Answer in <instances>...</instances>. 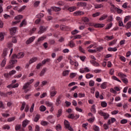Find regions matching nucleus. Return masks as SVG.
Returning a JSON list of instances; mask_svg holds the SVG:
<instances>
[{
  "mask_svg": "<svg viewBox=\"0 0 131 131\" xmlns=\"http://www.w3.org/2000/svg\"><path fill=\"white\" fill-rule=\"evenodd\" d=\"M34 81V79H32L29 80V82H27L24 84V85L23 86L22 90L24 91V93H27L28 92H29L30 91V89H28V88H29V85L30 84H32V83Z\"/></svg>",
  "mask_w": 131,
  "mask_h": 131,
  "instance_id": "nucleus-1",
  "label": "nucleus"
},
{
  "mask_svg": "<svg viewBox=\"0 0 131 131\" xmlns=\"http://www.w3.org/2000/svg\"><path fill=\"white\" fill-rule=\"evenodd\" d=\"M113 38V36H106L104 37V39H106L107 41L111 40Z\"/></svg>",
  "mask_w": 131,
  "mask_h": 131,
  "instance_id": "nucleus-46",
  "label": "nucleus"
},
{
  "mask_svg": "<svg viewBox=\"0 0 131 131\" xmlns=\"http://www.w3.org/2000/svg\"><path fill=\"white\" fill-rule=\"evenodd\" d=\"M110 6H111V12H114V10H115V8H117V7H115V6H114V5L112 4V3H110Z\"/></svg>",
  "mask_w": 131,
  "mask_h": 131,
  "instance_id": "nucleus-28",
  "label": "nucleus"
},
{
  "mask_svg": "<svg viewBox=\"0 0 131 131\" xmlns=\"http://www.w3.org/2000/svg\"><path fill=\"white\" fill-rule=\"evenodd\" d=\"M7 54H8V49H5L2 54V57L6 58Z\"/></svg>",
  "mask_w": 131,
  "mask_h": 131,
  "instance_id": "nucleus-16",
  "label": "nucleus"
},
{
  "mask_svg": "<svg viewBox=\"0 0 131 131\" xmlns=\"http://www.w3.org/2000/svg\"><path fill=\"white\" fill-rule=\"evenodd\" d=\"M39 29H40V31L38 32L39 34H41V33H42L43 32H45V31L47 30V28H46V27L42 26L40 27Z\"/></svg>",
  "mask_w": 131,
  "mask_h": 131,
  "instance_id": "nucleus-8",
  "label": "nucleus"
},
{
  "mask_svg": "<svg viewBox=\"0 0 131 131\" xmlns=\"http://www.w3.org/2000/svg\"><path fill=\"white\" fill-rule=\"evenodd\" d=\"M63 97V95H60L56 99V106H59L60 104H61V99Z\"/></svg>",
  "mask_w": 131,
  "mask_h": 131,
  "instance_id": "nucleus-4",
  "label": "nucleus"
},
{
  "mask_svg": "<svg viewBox=\"0 0 131 131\" xmlns=\"http://www.w3.org/2000/svg\"><path fill=\"white\" fill-rule=\"evenodd\" d=\"M47 38V37L46 36H42L39 38H38L37 40L38 42H41V41H42L43 40H45Z\"/></svg>",
  "mask_w": 131,
  "mask_h": 131,
  "instance_id": "nucleus-23",
  "label": "nucleus"
},
{
  "mask_svg": "<svg viewBox=\"0 0 131 131\" xmlns=\"http://www.w3.org/2000/svg\"><path fill=\"white\" fill-rule=\"evenodd\" d=\"M76 75H77V74L76 73H71L70 74V77L71 78H74V77H75V76H76Z\"/></svg>",
  "mask_w": 131,
  "mask_h": 131,
  "instance_id": "nucleus-50",
  "label": "nucleus"
},
{
  "mask_svg": "<svg viewBox=\"0 0 131 131\" xmlns=\"http://www.w3.org/2000/svg\"><path fill=\"white\" fill-rule=\"evenodd\" d=\"M68 46L71 48H74L75 47V44L74 42L72 40L70 41L69 42L68 44Z\"/></svg>",
  "mask_w": 131,
  "mask_h": 131,
  "instance_id": "nucleus-17",
  "label": "nucleus"
},
{
  "mask_svg": "<svg viewBox=\"0 0 131 131\" xmlns=\"http://www.w3.org/2000/svg\"><path fill=\"white\" fill-rule=\"evenodd\" d=\"M51 9H53V11H54V12H60V11L62 10L61 8L57 7H51Z\"/></svg>",
  "mask_w": 131,
  "mask_h": 131,
  "instance_id": "nucleus-19",
  "label": "nucleus"
},
{
  "mask_svg": "<svg viewBox=\"0 0 131 131\" xmlns=\"http://www.w3.org/2000/svg\"><path fill=\"white\" fill-rule=\"evenodd\" d=\"M56 128L57 130H62V126L60 124H58L56 125Z\"/></svg>",
  "mask_w": 131,
  "mask_h": 131,
  "instance_id": "nucleus-41",
  "label": "nucleus"
},
{
  "mask_svg": "<svg viewBox=\"0 0 131 131\" xmlns=\"http://www.w3.org/2000/svg\"><path fill=\"white\" fill-rule=\"evenodd\" d=\"M104 6L102 4H97L95 6V9H101L103 8Z\"/></svg>",
  "mask_w": 131,
  "mask_h": 131,
  "instance_id": "nucleus-33",
  "label": "nucleus"
},
{
  "mask_svg": "<svg viewBox=\"0 0 131 131\" xmlns=\"http://www.w3.org/2000/svg\"><path fill=\"white\" fill-rule=\"evenodd\" d=\"M84 12L81 11H76L74 13V16H83Z\"/></svg>",
  "mask_w": 131,
  "mask_h": 131,
  "instance_id": "nucleus-6",
  "label": "nucleus"
},
{
  "mask_svg": "<svg viewBox=\"0 0 131 131\" xmlns=\"http://www.w3.org/2000/svg\"><path fill=\"white\" fill-rule=\"evenodd\" d=\"M115 11H116L118 14H121V13H122V10L119 9L118 8H115Z\"/></svg>",
  "mask_w": 131,
  "mask_h": 131,
  "instance_id": "nucleus-42",
  "label": "nucleus"
},
{
  "mask_svg": "<svg viewBox=\"0 0 131 131\" xmlns=\"http://www.w3.org/2000/svg\"><path fill=\"white\" fill-rule=\"evenodd\" d=\"M43 16H45V15L42 13H39L36 15V17L37 18H42L43 17Z\"/></svg>",
  "mask_w": 131,
  "mask_h": 131,
  "instance_id": "nucleus-63",
  "label": "nucleus"
},
{
  "mask_svg": "<svg viewBox=\"0 0 131 131\" xmlns=\"http://www.w3.org/2000/svg\"><path fill=\"white\" fill-rule=\"evenodd\" d=\"M56 94H57V91H52L50 93L51 97H55V96H56Z\"/></svg>",
  "mask_w": 131,
  "mask_h": 131,
  "instance_id": "nucleus-52",
  "label": "nucleus"
},
{
  "mask_svg": "<svg viewBox=\"0 0 131 131\" xmlns=\"http://www.w3.org/2000/svg\"><path fill=\"white\" fill-rule=\"evenodd\" d=\"M98 114L99 115H101V116H103L104 119H108L109 118V114H107L106 113L103 112L102 111H98Z\"/></svg>",
  "mask_w": 131,
  "mask_h": 131,
  "instance_id": "nucleus-2",
  "label": "nucleus"
},
{
  "mask_svg": "<svg viewBox=\"0 0 131 131\" xmlns=\"http://www.w3.org/2000/svg\"><path fill=\"white\" fill-rule=\"evenodd\" d=\"M39 4H40V1H36L34 3V7L35 8H37V7H38V6H39Z\"/></svg>",
  "mask_w": 131,
  "mask_h": 131,
  "instance_id": "nucleus-43",
  "label": "nucleus"
},
{
  "mask_svg": "<svg viewBox=\"0 0 131 131\" xmlns=\"http://www.w3.org/2000/svg\"><path fill=\"white\" fill-rule=\"evenodd\" d=\"M85 77L86 78H87V79H89L90 78H92V77H94V75H93V74L89 73L85 75Z\"/></svg>",
  "mask_w": 131,
  "mask_h": 131,
  "instance_id": "nucleus-36",
  "label": "nucleus"
},
{
  "mask_svg": "<svg viewBox=\"0 0 131 131\" xmlns=\"http://www.w3.org/2000/svg\"><path fill=\"white\" fill-rule=\"evenodd\" d=\"M27 25V21L26 19H24L19 25V27H23V26H26Z\"/></svg>",
  "mask_w": 131,
  "mask_h": 131,
  "instance_id": "nucleus-13",
  "label": "nucleus"
},
{
  "mask_svg": "<svg viewBox=\"0 0 131 131\" xmlns=\"http://www.w3.org/2000/svg\"><path fill=\"white\" fill-rule=\"evenodd\" d=\"M64 126H66V128H67L68 127H69L70 126V124H69V122H68V121H67L66 120H64Z\"/></svg>",
  "mask_w": 131,
  "mask_h": 131,
  "instance_id": "nucleus-32",
  "label": "nucleus"
},
{
  "mask_svg": "<svg viewBox=\"0 0 131 131\" xmlns=\"http://www.w3.org/2000/svg\"><path fill=\"white\" fill-rule=\"evenodd\" d=\"M116 41H117V40H113L109 43L108 45L110 46V47L111 46H113V45H115V43H116Z\"/></svg>",
  "mask_w": 131,
  "mask_h": 131,
  "instance_id": "nucleus-49",
  "label": "nucleus"
},
{
  "mask_svg": "<svg viewBox=\"0 0 131 131\" xmlns=\"http://www.w3.org/2000/svg\"><path fill=\"white\" fill-rule=\"evenodd\" d=\"M121 80L122 81H123L124 83H125V84H127V83H128V80H127V78H122Z\"/></svg>",
  "mask_w": 131,
  "mask_h": 131,
  "instance_id": "nucleus-44",
  "label": "nucleus"
},
{
  "mask_svg": "<svg viewBox=\"0 0 131 131\" xmlns=\"http://www.w3.org/2000/svg\"><path fill=\"white\" fill-rule=\"evenodd\" d=\"M40 124L41 125H42L43 126H47V125H49V124H50V123H49L48 122H47L46 121H41L40 122Z\"/></svg>",
  "mask_w": 131,
  "mask_h": 131,
  "instance_id": "nucleus-18",
  "label": "nucleus"
},
{
  "mask_svg": "<svg viewBox=\"0 0 131 131\" xmlns=\"http://www.w3.org/2000/svg\"><path fill=\"white\" fill-rule=\"evenodd\" d=\"M50 61H51V59L50 58H47L46 59H45L44 60H43L42 61V64L43 65H45V64H46L47 63H48V62H50Z\"/></svg>",
  "mask_w": 131,
  "mask_h": 131,
  "instance_id": "nucleus-37",
  "label": "nucleus"
},
{
  "mask_svg": "<svg viewBox=\"0 0 131 131\" xmlns=\"http://www.w3.org/2000/svg\"><path fill=\"white\" fill-rule=\"evenodd\" d=\"M6 62H7V58L6 57H4L1 64V66H2V67H5V66H6Z\"/></svg>",
  "mask_w": 131,
  "mask_h": 131,
  "instance_id": "nucleus-15",
  "label": "nucleus"
},
{
  "mask_svg": "<svg viewBox=\"0 0 131 131\" xmlns=\"http://www.w3.org/2000/svg\"><path fill=\"white\" fill-rule=\"evenodd\" d=\"M0 108L5 109V104H4V102L2 101H0Z\"/></svg>",
  "mask_w": 131,
  "mask_h": 131,
  "instance_id": "nucleus-61",
  "label": "nucleus"
},
{
  "mask_svg": "<svg viewBox=\"0 0 131 131\" xmlns=\"http://www.w3.org/2000/svg\"><path fill=\"white\" fill-rule=\"evenodd\" d=\"M68 10V11H69V12H74V11L76 10V7H75V6L71 7L69 8Z\"/></svg>",
  "mask_w": 131,
  "mask_h": 131,
  "instance_id": "nucleus-26",
  "label": "nucleus"
},
{
  "mask_svg": "<svg viewBox=\"0 0 131 131\" xmlns=\"http://www.w3.org/2000/svg\"><path fill=\"white\" fill-rule=\"evenodd\" d=\"M15 119H16V118L15 117H12L11 118H8L7 121L8 122H12V121H14Z\"/></svg>",
  "mask_w": 131,
  "mask_h": 131,
  "instance_id": "nucleus-45",
  "label": "nucleus"
},
{
  "mask_svg": "<svg viewBox=\"0 0 131 131\" xmlns=\"http://www.w3.org/2000/svg\"><path fill=\"white\" fill-rule=\"evenodd\" d=\"M68 118H71V119H74L75 118V116L74 114H70L68 116Z\"/></svg>",
  "mask_w": 131,
  "mask_h": 131,
  "instance_id": "nucleus-54",
  "label": "nucleus"
},
{
  "mask_svg": "<svg viewBox=\"0 0 131 131\" xmlns=\"http://www.w3.org/2000/svg\"><path fill=\"white\" fill-rule=\"evenodd\" d=\"M100 88L101 90H105L107 89V82L102 83L100 85Z\"/></svg>",
  "mask_w": 131,
  "mask_h": 131,
  "instance_id": "nucleus-12",
  "label": "nucleus"
},
{
  "mask_svg": "<svg viewBox=\"0 0 131 131\" xmlns=\"http://www.w3.org/2000/svg\"><path fill=\"white\" fill-rule=\"evenodd\" d=\"M93 129L95 131H99L100 130V128H99V127L97 125H94L93 126Z\"/></svg>",
  "mask_w": 131,
  "mask_h": 131,
  "instance_id": "nucleus-62",
  "label": "nucleus"
},
{
  "mask_svg": "<svg viewBox=\"0 0 131 131\" xmlns=\"http://www.w3.org/2000/svg\"><path fill=\"white\" fill-rule=\"evenodd\" d=\"M89 85L90 86H94V85H95V81H93V80H90L89 81Z\"/></svg>",
  "mask_w": 131,
  "mask_h": 131,
  "instance_id": "nucleus-57",
  "label": "nucleus"
},
{
  "mask_svg": "<svg viewBox=\"0 0 131 131\" xmlns=\"http://www.w3.org/2000/svg\"><path fill=\"white\" fill-rule=\"evenodd\" d=\"M35 39V37L34 36L31 37L30 38H29V39H28L26 41V43L27 45H30V43H31V42H33V41H34Z\"/></svg>",
  "mask_w": 131,
  "mask_h": 131,
  "instance_id": "nucleus-5",
  "label": "nucleus"
},
{
  "mask_svg": "<svg viewBox=\"0 0 131 131\" xmlns=\"http://www.w3.org/2000/svg\"><path fill=\"white\" fill-rule=\"evenodd\" d=\"M46 71H47L46 68L43 69L40 73V76H42L43 75H44V74H45V73H46Z\"/></svg>",
  "mask_w": 131,
  "mask_h": 131,
  "instance_id": "nucleus-39",
  "label": "nucleus"
},
{
  "mask_svg": "<svg viewBox=\"0 0 131 131\" xmlns=\"http://www.w3.org/2000/svg\"><path fill=\"white\" fill-rule=\"evenodd\" d=\"M77 7H86V3L85 2H78L77 3Z\"/></svg>",
  "mask_w": 131,
  "mask_h": 131,
  "instance_id": "nucleus-10",
  "label": "nucleus"
},
{
  "mask_svg": "<svg viewBox=\"0 0 131 131\" xmlns=\"http://www.w3.org/2000/svg\"><path fill=\"white\" fill-rule=\"evenodd\" d=\"M69 74V71L66 70L65 71H63L62 73L63 76H66V75H68Z\"/></svg>",
  "mask_w": 131,
  "mask_h": 131,
  "instance_id": "nucleus-53",
  "label": "nucleus"
},
{
  "mask_svg": "<svg viewBox=\"0 0 131 131\" xmlns=\"http://www.w3.org/2000/svg\"><path fill=\"white\" fill-rule=\"evenodd\" d=\"M14 65L10 64H9L8 66H7L5 68V69H12V68H14Z\"/></svg>",
  "mask_w": 131,
  "mask_h": 131,
  "instance_id": "nucleus-48",
  "label": "nucleus"
},
{
  "mask_svg": "<svg viewBox=\"0 0 131 131\" xmlns=\"http://www.w3.org/2000/svg\"><path fill=\"white\" fill-rule=\"evenodd\" d=\"M46 110H47V108L46 107V106H45V105H41L39 107V110L41 112H44V111Z\"/></svg>",
  "mask_w": 131,
  "mask_h": 131,
  "instance_id": "nucleus-31",
  "label": "nucleus"
},
{
  "mask_svg": "<svg viewBox=\"0 0 131 131\" xmlns=\"http://www.w3.org/2000/svg\"><path fill=\"white\" fill-rule=\"evenodd\" d=\"M82 21L84 22V23H89V22H90V19L87 17H83L82 18Z\"/></svg>",
  "mask_w": 131,
  "mask_h": 131,
  "instance_id": "nucleus-22",
  "label": "nucleus"
},
{
  "mask_svg": "<svg viewBox=\"0 0 131 131\" xmlns=\"http://www.w3.org/2000/svg\"><path fill=\"white\" fill-rule=\"evenodd\" d=\"M104 26H105V25L103 24H97L94 25V27H95V28H102Z\"/></svg>",
  "mask_w": 131,
  "mask_h": 131,
  "instance_id": "nucleus-14",
  "label": "nucleus"
},
{
  "mask_svg": "<svg viewBox=\"0 0 131 131\" xmlns=\"http://www.w3.org/2000/svg\"><path fill=\"white\" fill-rule=\"evenodd\" d=\"M9 75L11 76V75H13V74H15L16 73V71L14 70H12L11 71L9 72Z\"/></svg>",
  "mask_w": 131,
  "mask_h": 131,
  "instance_id": "nucleus-64",
  "label": "nucleus"
},
{
  "mask_svg": "<svg viewBox=\"0 0 131 131\" xmlns=\"http://www.w3.org/2000/svg\"><path fill=\"white\" fill-rule=\"evenodd\" d=\"M125 28H126V29H129V28H130L131 27V21H128L126 26H125Z\"/></svg>",
  "mask_w": 131,
  "mask_h": 131,
  "instance_id": "nucleus-35",
  "label": "nucleus"
},
{
  "mask_svg": "<svg viewBox=\"0 0 131 131\" xmlns=\"http://www.w3.org/2000/svg\"><path fill=\"white\" fill-rule=\"evenodd\" d=\"M14 19L15 20H17V21H20V20H21V19H23V16L22 15H18L17 16H16Z\"/></svg>",
  "mask_w": 131,
  "mask_h": 131,
  "instance_id": "nucleus-34",
  "label": "nucleus"
},
{
  "mask_svg": "<svg viewBox=\"0 0 131 131\" xmlns=\"http://www.w3.org/2000/svg\"><path fill=\"white\" fill-rule=\"evenodd\" d=\"M3 129H10V126L8 124L5 125L3 126Z\"/></svg>",
  "mask_w": 131,
  "mask_h": 131,
  "instance_id": "nucleus-55",
  "label": "nucleus"
},
{
  "mask_svg": "<svg viewBox=\"0 0 131 131\" xmlns=\"http://www.w3.org/2000/svg\"><path fill=\"white\" fill-rule=\"evenodd\" d=\"M53 118V116H49L47 118L48 120L49 121V122H51L52 124L55 123V120L51 121V120Z\"/></svg>",
  "mask_w": 131,
  "mask_h": 131,
  "instance_id": "nucleus-27",
  "label": "nucleus"
},
{
  "mask_svg": "<svg viewBox=\"0 0 131 131\" xmlns=\"http://www.w3.org/2000/svg\"><path fill=\"white\" fill-rule=\"evenodd\" d=\"M91 111L92 112H93L94 113H95L96 112V107H95V104H94L92 107L91 108Z\"/></svg>",
  "mask_w": 131,
  "mask_h": 131,
  "instance_id": "nucleus-59",
  "label": "nucleus"
},
{
  "mask_svg": "<svg viewBox=\"0 0 131 131\" xmlns=\"http://www.w3.org/2000/svg\"><path fill=\"white\" fill-rule=\"evenodd\" d=\"M113 24L112 23H111L110 24H107L106 26V27L105 28V29H110L111 27H112Z\"/></svg>",
  "mask_w": 131,
  "mask_h": 131,
  "instance_id": "nucleus-60",
  "label": "nucleus"
},
{
  "mask_svg": "<svg viewBox=\"0 0 131 131\" xmlns=\"http://www.w3.org/2000/svg\"><path fill=\"white\" fill-rule=\"evenodd\" d=\"M15 130H19V131H25V129L24 128L21 127V124H17L15 126Z\"/></svg>",
  "mask_w": 131,
  "mask_h": 131,
  "instance_id": "nucleus-7",
  "label": "nucleus"
},
{
  "mask_svg": "<svg viewBox=\"0 0 131 131\" xmlns=\"http://www.w3.org/2000/svg\"><path fill=\"white\" fill-rule=\"evenodd\" d=\"M9 63L11 65H14V64L17 63V60L11 59V60L9 61Z\"/></svg>",
  "mask_w": 131,
  "mask_h": 131,
  "instance_id": "nucleus-51",
  "label": "nucleus"
},
{
  "mask_svg": "<svg viewBox=\"0 0 131 131\" xmlns=\"http://www.w3.org/2000/svg\"><path fill=\"white\" fill-rule=\"evenodd\" d=\"M37 57H33L30 60H29V64H32V63H34L35 61H37Z\"/></svg>",
  "mask_w": 131,
  "mask_h": 131,
  "instance_id": "nucleus-25",
  "label": "nucleus"
},
{
  "mask_svg": "<svg viewBox=\"0 0 131 131\" xmlns=\"http://www.w3.org/2000/svg\"><path fill=\"white\" fill-rule=\"evenodd\" d=\"M28 122H29V121H28V120H25L24 121H23V128H25V127L27 126V124L28 123Z\"/></svg>",
  "mask_w": 131,
  "mask_h": 131,
  "instance_id": "nucleus-11",
  "label": "nucleus"
},
{
  "mask_svg": "<svg viewBox=\"0 0 131 131\" xmlns=\"http://www.w3.org/2000/svg\"><path fill=\"white\" fill-rule=\"evenodd\" d=\"M19 8H18V7H15L14 8V10H16L17 11H18V12H22V11H24V10H25V9H26V6H23L20 9H18Z\"/></svg>",
  "mask_w": 131,
  "mask_h": 131,
  "instance_id": "nucleus-9",
  "label": "nucleus"
},
{
  "mask_svg": "<svg viewBox=\"0 0 131 131\" xmlns=\"http://www.w3.org/2000/svg\"><path fill=\"white\" fill-rule=\"evenodd\" d=\"M101 106L103 107H107V103L105 101H102L101 102Z\"/></svg>",
  "mask_w": 131,
  "mask_h": 131,
  "instance_id": "nucleus-56",
  "label": "nucleus"
},
{
  "mask_svg": "<svg viewBox=\"0 0 131 131\" xmlns=\"http://www.w3.org/2000/svg\"><path fill=\"white\" fill-rule=\"evenodd\" d=\"M79 51L81 53H83V54L85 53V50H84V49H83V48H82V47H81V46H79Z\"/></svg>",
  "mask_w": 131,
  "mask_h": 131,
  "instance_id": "nucleus-40",
  "label": "nucleus"
},
{
  "mask_svg": "<svg viewBox=\"0 0 131 131\" xmlns=\"http://www.w3.org/2000/svg\"><path fill=\"white\" fill-rule=\"evenodd\" d=\"M62 115V109H59L58 111V113L57 114V117H60Z\"/></svg>",
  "mask_w": 131,
  "mask_h": 131,
  "instance_id": "nucleus-47",
  "label": "nucleus"
},
{
  "mask_svg": "<svg viewBox=\"0 0 131 131\" xmlns=\"http://www.w3.org/2000/svg\"><path fill=\"white\" fill-rule=\"evenodd\" d=\"M40 118V115L36 114L34 118V121L35 122H37V121H38V120H39Z\"/></svg>",
  "mask_w": 131,
  "mask_h": 131,
  "instance_id": "nucleus-20",
  "label": "nucleus"
},
{
  "mask_svg": "<svg viewBox=\"0 0 131 131\" xmlns=\"http://www.w3.org/2000/svg\"><path fill=\"white\" fill-rule=\"evenodd\" d=\"M17 32V27H13L10 29V33L11 35H15Z\"/></svg>",
  "mask_w": 131,
  "mask_h": 131,
  "instance_id": "nucleus-3",
  "label": "nucleus"
},
{
  "mask_svg": "<svg viewBox=\"0 0 131 131\" xmlns=\"http://www.w3.org/2000/svg\"><path fill=\"white\" fill-rule=\"evenodd\" d=\"M118 76L119 77H120V78H125V77H126V75L123 74V73L120 72L118 74Z\"/></svg>",
  "mask_w": 131,
  "mask_h": 131,
  "instance_id": "nucleus-21",
  "label": "nucleus"
},
{
  "mask_svg": "<svg viewBox=\"0 0 131 131\" xmlns=\"http://www.w3.org/2000/svg\"><path fill=\"white\" fill-rule=\"evenodd\" d=\"M23 57H24V53H23V52L19 53L17 55V59H20L21 58H23Z\"/></svg>",
  "mask_w": 131,
  "mask_h": 131,
  "instance_id": "nucleus-24",
  "label": "nucleus"
},
{
  "mask_svg": "<svg viewBox=\"0 0 131 131\" xmlns=\"http://www.w3.org/2000/svg\"><path fill=\"white\" fill-rule=\"evenodd\" d=\"M107 17H108V15L103 14V15L102 16V17H101L99 18V20H100V21H103V20H105V19H106V18H107Z\"/></svg>",
  "mask_w": 131,
  "mask_h": 131,
  "instance_id": "nucleus-38",
  "label": "nucleus"
},
{
  "mask_svg": "<svg viewBox=\"0 0 131 131\" xmlns=\"http://www.w3.org/2000/svg\"><path fill=\"white\" fill-rule=\"evenodd\" d=\"M120 123H121V124H125V123H127V120L122 119V120H121Z\"/></svg>",
  "mask_w": 131,
  "mask_h": 131,
  "instance_id": "nucleus-58",
  "label": "nucleus"
},
{
  "mask_svg": "<svg viewBox=\"0 0 131 131\" xmlns=\"http://www.w3.org/2000/svg\"><path fill=\"white\" fill-rule=\"evenodd\" d=\"M107 50L109 52H116V51H117V48L116 47L114 48L110 47L107 49Z\"/></svg>",
  "mask_w": 131,
  "mask_h": 131,
  "instance_id": "nucleus-29",
  "label": "nucleus"
},
{
  "mask_svg": "<svg viewBox=\"0 0 131 131\" xmlns=\"http://www.w3.org/2000/svg\"><path fill=\"white\" fill-rule=\"evenodd\" d=\"M130 20V16L128 15L125 17L124 20V23H126L127 21H129Z\"/></svg>",
  "mask_w": 131,
  "mask_h": 131,
  "instance_id": "nucleus-30",
  "label": "nucleus"
}]
</instances>
